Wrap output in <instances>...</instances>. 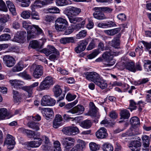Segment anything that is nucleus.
Returning a JSON list of instances; mask_svg holds the SVG:
<instances>
[{"instance_id":"f257e3e1","label":"nucleus","mask_w":151,"mask_h":151,"mask_svg":"<svg viewBox=\"0 0 151 151\" xmlns=\"http://www.w3.org/2000/svg\"><path fill=\"white\" fill-rule=\"evenodd\" d=\"M122 53V51H120L114 50V51H112L110 49L104 52L102 56L107 62V63H105V65L107 66L113 65L115 63V61L113 59V56L118 55Z\"/></svg>"},{"instance_id":"f03ea898","label":"nucleus","mask_w":151,"mask_h":151,"mask_svg":"<svg viewBox=\"0 0 151 151\" xmlns=\"http://www.w3.org/2000/svg\"><path fill=\"white\" fill-rule=\"evenodd\" d=\"M20 130L23 133L26 134L28 136H33L34 139L37 140L39 141L44 142L49 141L48 138L45 136H41L39 133L34 131L27 129L24 128H20Z\"/></svg>"},{"instance_id":"7ed1b4c3","label":"nucleus","mask_w":151,"mask_h":151,"mask_svg":"<svg viewBox=\"0 0 151 151\" xmlns=\"http://www.w3.org/2000/svg\"><path fill=\"white\" fill-rule=\"evenodd\" d=\"M67 16L68 17L69 22L71 23L75 24L77 22H80L76 25V29H79L84 27L86 23V21L83 18L74 17L75 16Z\"/></svg>"},{"instance_id":"20e7f679","label":"nucleus","mask_w":151,"mask_h":151,"mask_svg":"<svg viewBox=\"0 0 151 151\" xmlns=\"http://www.w3.org/2000/svg\"><path fill=\"white\" fill-rule=\"evenodd\" d=\"M54 84L53 80L50 76L46 77L40 83L39 91L46 90Z\"/></svg>"},{"instance_id":"39448f33","label":"nucleus","mask_w":151,"mask_h":151,"mask_svg":"<svg viewBox=\"0 0 151 151\" xmlns=\"http://www.w3.org/2000/svg\"><path fill=\"white\" fill-rule=\"evenodd\" d=\"M55 22V28L56 30L59 31H62L65 29L68 25L67 20L62 18H58L56 20Z\"/></svg>"},{"instance_id":"423d86ee","label":"nucleus","mask_w":151,"mask_h":151,"mask_svg":"<svg viewBox=\"0 0 151 151\" xmlns=\"http://www.w3.org/2000/svg\"><path fill=\"white\" fill-rule=\"evenodd\" d=\"M23 27L27 30V39L29 40L31 38H34L35 36L34 34L35 32V28L33 27V25H29L26 21L22 22Z\"/></svg>"},{"instance_id":"0eeeda50","label":"nucleus","mask_w":151,"mask_h":151,"mask_svg":"<svg viewBox=\"0 0 151 151\" xmlns=\"http://www.w3.org/2000/svg\"><path fill=\"white\" fill-rule=\"evenodd\" d=\"M81 12V9L79 8L71 6L65 9V14L66 16H77Z\"/></svg>"},{"instance_id":"6e6552de","label":"nucleus","mask_w":151,"mask_h":151,"mask_svg":"<svg viewBox=\"0 0 151 151\" xmlns=\"http://www.w3.org/2000/svg\"><path fill=\"white\" fill-rule=\"evenodd\" d=\"M83 75L87 80L92 81L94 83L100 77L98 73L93 71L85 72L84 73Z\"/></svg>"},{"instance_id":"1a4fd4ad","label":"nucleus","mask_w":151,"mask_h":151,"mask_svg":"<svg viewBox=\"0 0 151 151\" xmlns=\"http://www.w3.org/2000/svg\"><path fill=\"white\" fill-rule=\"evenodd\" d=\"M100 9L99 7H95L92 9V10L94 12L93 14L94 17L99 20L107 19L106 17Z\"/></svg>"},{"instance_id":"9d476101","label":"nucleus","mask_w":151,"mask_h":151,"mask_svg":"<svg viewBox=\"0 0 151 151\" xmlns=\"http://www.w3.org/2000/svg\"><path fill=\"white\" fill-rule=\"evenodd\" d=\"M55 100L50 96L45 95L43 97L41 101V104L43 106H53L55 104Z\"/></svg>"},{"instance_id":"9b49d317","label":"nucleus","mask_w":151,"mask_h":151,"mask_svg":"<svg viewBox=\"0 0 151 151\" xmlns=\"http://www.w3.org/2000/svg\"><path fill=\"white\" fill-rule=\"evenodd\" d=\"M4 63L7 67H12L16 63V60L14 58L9 55H5L3 57Z\"/></svg>"},{"instance_id":"f8f14e48","label":"nucleus","mask_w":151,"mask_h":151,"mask_svg":"<svg viewBox=\"0 0 151 151\" xmlns=\"http://www.w3.org/2000/svg\"><path fill=\"white\" fill-rule=\"evenodd\" d=\"M88 39L80 41L78 44V46L75 48L76 53H80L84 51L88 43Z\"/></svg>"},{"instance_id":"ddd939ff","label":"nucleus","mask_w":151,"mask_h":151,"mask_svg":"<svg viewBox=\"0 0 151 151\" xmlns=\"http://www.w3.org/2000/svg\"><path fill=\"white\" fill-rule=\"evenodd\" d=\"M34 68L33 76L35 78H39L43 74V68L40 65H33Z\"/></svg>"},{"instance_id":"4468645a","label":"nucleus","mask_w":151,"mask_h":151,"mask_svg":"<svg viewBox=\"0 0 151 151\" xmlns=\"http://www.w3.org/2000/svg\"><path fill=\"white\" fill-rule=\"evenodd\" d=\"M53 91L55 96L56 97H58L61 95V96L59 97L58 100H57L58 101H60L64 98L65 94L64 93H62V90L59 85H55L53 88Z\"/></svg>"},{"instance_id":"2eb2a0df","label":"nucleus","mask_w":151,"mask_h":151,"mask_svg":"<svg viewBox=\"0 0 151 151\" xmlns=\"http://www.w3.org/2000/svg\"><path fill=\"white\" fill-rule=\"evenodd\" d=\"M41 112L47 120L52 119L54 116L52 109L50 108H43L41 109Z\"/></svg>"},{"instance_id":"dca6fc26","label":"nucleus","mask_w":151,"mask_h":151,"mask_svg":"<svg viewBox=\"0 0 151 151\" xmlns=\"http://www.w3.org/2000/svg\"><path fill=\"white\" fill-rule=\"evenodd\" d=\"M42 52L47 56L51 53H55L57 55H59L60 54L59 52L52 46H48L47 48L43 49Z\"/></svg>"},{"instance_id":"f3484780","label":"nucleus","mask_w":151,"mask_h":151,"mask_svg":"<svg viewBox=\"0 0 151 151\" xmlns=\"http://www.w3.org/2000/svg\"><path fill=\"white\" fill-rule=\"evenodd\" d=\"M9 82L12 87V88H14L17 89H19L24 84L23 81L17 79L10 80Z\"/></svg>"},{"instance_id":"a211bd4d","label":"nucleus","mask_w":151,"mask_h":151,"mask_svg":"<svg viewBox=\"0 0 151 151\" xmlns=\"http://www.w3.org/2000/svg\"><path fill=\"white\" fill-rule=\"evenodd\" d=\"M22 89L26 91L27 93L25 95V97L24 99H26L27 101L30 102L31 101V99L26 100L27 98H30L32 96L33 94V89L30 86H24L22 87Z\"/></svg>"},{"instance_id":"6ab92c4d","label":"nucleus","mask_w":151,"mask_h":151,"mask_svg":"<svg viewBox=\"0 0 151 151\" xmlns=\"http://www.w3.org/2000/svg\"><path fill=\"white\" fill-rule=\"evenodd\" d=\"M84 110V108L83 106L78 105L68 111V112H70L72 114H82Z\"/></svg>"},{"instance_id":"aec40b11","label":"nucleus","mask_w":151,"mask_h":151,"mask_svg":"<svg viewBox=\"0 0 151 151\" xmlns=\"http://www.w3.org/2000/svg\"><path fill=\"white\" fill-rule=\"evenodd\" d=\"M97 137L99 139H104L105 138L107 135L106 130L104 127L101 128L96 133Z\"/></svg>"},{"instance_id":"412c9836","label":"nucleus","mask_w":151,"mask_h":151,"mask_svg":"<svg viewBox=\"0 0 151 151\" xmlns=\"http://www.w3.org/2000/svg\"><path fill=\"white\" fill-rule=\"evenodd\" d=\"M141 145V142H130L128 146L132 151H139Z\"/></svg>"},{"instance_id":"4be33fe9","label":"nucleus","mask_w":151,"mask_h":151,"mask_svg":"<svg viewBox=\"0 0 151 151\" xmlns=\"http://www.w3.org/2000/svg\"><path fill=\"white\" fill-rule=\"evenodd\" d=\"M62 118L60 114H57L55 117L53 122V127L54 128H57L61 125V122L62 121Z\"/></svg>"},{"instance_id":"5701e85b","label":"nucleus","mask_w":151,"mask_h":151,"mask_svg":"<svg viewBox=\"0 0 151 151\" xmlns=\"http://www.w3.org/2000/svg\"><path fill=\"white\" fill-rule=\"evenodd\" d=\"M21 144L24 145V147L27 148L29 147H37L41 144V142H21Z\"/></svg>"},{"instance_id":"b1692460","label":"nucleus","mask_w":151,"mask_h":151,"mask_svg":"<svg viewBox=\"0 0 151 151\" xmlns=\"http://www.w3.org/2000/svg\"><path fill=\"white\" fill-rule=\"evenodd\" d=\"M102 89H104L107 87L106 81L100 77L95 83Z\"/></svg>"},{"instance_id":"393cba45","label":"nucleus","mask_w":151,"mask_h":151,"mask_svg":"<svg viewBox=\"0 0 151 151\" xmlns=\"http://www.w3.org/2000/svg\"><path fill=\"white\" fill-rule=\"evenodd\" d=\"M125 68L128 70L133 72H135V64L133 62H127L124 63Z\"/></svg>"},{"instance_id":"a878e982","label":"nucleus","mask_w":151,"mask_h":151,"mask_svg":"<svg viewBox=\"0 0 151 151\" xmlns=\"http://www.w3.org/2000/svg\"><path fill=\"white\" fill-rule=\"evenodd\" d=\"M22 61L18 62L12 68V70L13 72H17L22 70L25 67Z\"/></svg>"},{"instance_id":"bb28decb","label":"nucleus","mask_w":151,"mask_h":151,"mask_svg":"<svg viewBox=\"0 0 151 151\" xmlns=\"http://www.w3.org/2000/svg\"><path fill=\"white\" fill-rule=\"evenodd\" d=\"M86 146L85 142H80L76 145L70 150V151H80L84 148Z\"/></svg>"},{"instance_id":"cd10ccee","label":"nucleus","mask_w":151,"mask_h":151,"mask_svg":"<svg viewBox=\"0 0 151 151\" xmlns=\"http://www.w3.org/2000/svg\"><path fill=\"white\" fill-rule=\"evenodd\" d=\"M56 4L58 6H63L72 4V1L70 0H56Z\"/></svg>"},{"instance_id":"c85d7f7f","label":"nucleus","mask_w":151,"mask_h":151,"mask_svg":"<svg viewBox=\"0 0 151 151\" xmlns=\"http://www.w3.org/2000/svg\"><path fill=\"white\" fill-rule=\"evenodd\" d=\"M6 3L10 11L13 15H15L16 12L15 6L13 2L10 1H7Z\"/></svg>"},{"instance_id":"c756f323","label":"nucleus","mask_w":151,"mask_h":151,"mask_svg":"<svg viewBox=\"0 0 151 151\" xmlns=\"http://www.w3.org/2000/svg\"><path fill=\"white\" fill-rule=\"evenodd\" d=\"M90 108V115L93 116H95L98 110V109L95 106L93 102H90L89 104Z\"/></svg>"},{"instance_id":"7c9ffc66","label":"nucleus","mask_w":151,"mask_h":151,"mask_svg":"<svg viewBox=\"0 0 151 151\" xmlns=\"http://www.w3.org/2000/svg\"><path fill=\"white\" fill-rule=\"evenodd\" d=\"M13 98L14 102L18 103L21 100L20 94L17 91L13 90Z\"/></svg>"},{"instance_id":"2f4dec72","label":"nucleus","mask_w":151,"mask_h":151,"mask_svg":"<svg viewBox=\"0 0 151 151\" xmlns=\"http://www.w3.org/2000/svg\"><path fill=\"white\" fill-rule=\"evenodd\" d=\"M8 113L6 109L2 108L0 109V120L8 119Z\"/></svg>"},{"instance_id":"473e14b6","label":"nucleus","mask_w":151,"mask_h":151,"mask_svg":"<svg viewBox=\"0 0 151 151\" xmlns=\"http://www.w3.org/2000/svg\"><path fill=\"white\" fill-rule=\"evenodd\" d=\"M121 28H116L112 29L104 30V32L109 35L113 36L120 31Z\"/></svg>"},{"instance_id":"72a5a7b5","label":"nucleus","mask_w":151,"mask_h":151,"mask_svg":"<svg viewBox=\"0 0 151 151\" xmlns=\"http://www.w3.org/2000/svg\"><path fill=\"white\" fill-rule=\"evenodd\" d=\"M74 39L73 37L63 38L60 40V42L63 44L70 42L73 43L74 42Z\"/></svg>"},{"instance_id":"f704fd0d","label":"nucleus","mask_w":151,"mask_h":151,"mask_svg":"<svg viewBox=\"0 0 151 151\" xmlns=\"http://www.w3.org/2000/svg\"><path fill=\"white\" fill-rule=\"evenodd\" d=\"M47 12L53 14H57L60 12V10L56 6H52L46 9Z\"/></svg>"},{"instance_id":"c9c22d12","label":"nucleus","mask_w":151,"mask_h":151,"mask_svg":"<svg viewBox=\"0 0 151 151\" xmlns=\"http://www.w3.org/2000/svg\"><path fill=\"white\" fill-rule=\"evenodd\" d=\"M144 67L146 70L147 71H151V61L149 60H145Z\"/></svg>"},{"instance_id":"e433bc0d","label":"nucleus","mask_w":151,"mask_h":151,"mask_svg":"<svg viewBox=\"0 0 151 151\" xmlns=\"http://www.w3.org/2000/svg\"><path fill=\"white\" fill-rule=\"evenodd\" d=\"M102 148L104 151H113V147L112 145L109 143H105L103 145Z\"/></svg>"},{"instance_id":"4c0bfd02","label":"nucleus","mask_w":151,"mask_h":151,"mask_svg":"<svg viewBox=\"0 0 151 151\" xmlns=\"http://www.w3.org/2000/svg\"><path fill=\"white\" fill-rule=\"evenodd\" d=\"M89 146L91 150L92 151H96L99 150L100 147V145L94 142H91L89 143Z\"/></svg>"},{"instance_id":"58836bf2","label":"nucleus","mask_w":151,"mask_h":151,"mask_svg":"<svg viewBox=\"0 0 151 151\" xmlns=\"http://www.w3.org/2000/svg\"><path fill=\"white\" fill-rule=\"evenodd\" d=\"M120 114L121 117L124 119H128L130 116V114L129 111L126 109L121 111Z\"/></svg>"},{"instance_id":"ea45409f","label":"nucleus","mask_w":151,"mask_h":151,"mask_svg":"<svg viewBox=\"0 0 151 151\" xmlns=\"http://www.w3.org/2000/svg\"><path fill=\"white\" fill-rule=\"evenodd\" d=\"M119 40L117 38H115L111 41V46L115 49H118L119 48Z\"/></svg>"},{"instance_id":"a19ab883","label":"nucleus","mask_w":151,"mask_h":151,"mask_svg":"<svg viewBox=\"0 0 151 151\" xmlns=\"http://www.w3.org/2000/svg\"><path fill=\"white\" fill-rule=\"evenodd\" d=\"M29 127L31 128L36 131L39 130V123L34 122H29L27 124Z\"/></svg>"},{"instance_id":"79ce46f5","label":"nucleus","mask_w":151,"mask_h":151,"mask_svg":"<svg viewBox=\"0 0 151 151\" xmlns=\"http://www.w3.org/2000/svg\"><path fill=\"white\" fill-rule=\"evenodd\" d=\"M87 31L86 30H83L80 31L76 35L77 39H82L85 37L87 35Z\"/></svg>"},{"instance_id":"37998d69","label":"nucleus","mask_w":151,"mask_h":151,"mask_svg":"<svg viewBox=\"0 0 151 151\" xmlns=\"http://www.w3.org/2000/svg\"><path fill=\"white\" fill-rule=\"evenodd\" d=\"M131 123L132 125H140V121L139 119L136 116H134L132 117L130 120Z\"/></svg>"},{"instance_id":"c03bdc74","label":"nucleus","mask_w":151,"mask_h":151,"mask_svg":"<svg viewBox=\"0 0 151 151\" xmlns=\"http://www.w3.org/2000/svg\"><path fill=\"white\" fill-rule=\"evenodd\" d=\"M91 125V123L90 120H86L82 122L81 126L83 128L86 129L89 128Z\"/></svg>"},{"instance_id":"a18cd8bd","label":"nucleus","mask_w":151,"mask_h":151,"mask_svg":"<svg viewBox=\"0 0 151 151\" xmlns=\"http://www.w3.org/2000/svg\"><path fill=\"white\" fill-rule=\"evenodd\" d=\"M63 146L65 150L69 151V149L74 145V143L72 142H63Z\"/></svg>"},{"instance_id":"49530a36","label":"nucleus","mask_w":151,"mask_h":151,"mask_svg":"<svg viewBox=\"0 0 151 151\" xmlns=\"http://www.w3.org/2000/svg\"><path fill=\"white\" fill-rule=\"evenodd\" d=\"M18 1L21 3V6L22 7L28 6L30 4V0H17Z\"/></svg>"},{"instance_id":"de8ad7c7","label":"nucleus","mask_w":151,"mask_h":151,"mask_svg":"<svg viewBox=\"0 0 151 151\" xmlns=\"http://www.w3.org/2000/svg\"><path fill=\"white\" fill-rule=\"evenodd\" d=\"M26 35V32L24 31H18L16 37L19 39L23 40L24 37Z\"/></svg>"},{"instance_id":"09e8293b","label":"nucleus","mask_w":151,"mask_h":151,"mask_svg":"<svg viewBox=\"0 0 151 151\" xmlns=\"http://www.w3.org/2000/svg\"><path fill=\"white\" fill-rule=\"evenodd\" d=\"M71 135H74L79 133V129L76 126H70Z\"/></svg>"},{"instance_id":"8fccbe9b","label":"nucleus","mask_w":151,"mask_h":151,"mask_svg":"<svg viewBox=\"0 0 151 151\" xmlns=\"http://www.w3.org/2000/svg\"><path fill=\"white\" fill-rule=\"evenodd\" d=\"M11 38L10 35L8 34H2L0 36V41H7Z\"/></svg>"},{"instance_id":"3c124183","label":"nucleus","mask_w":151,"mask_h":151,"mask_svg":"<svg viewBox=\"0 0 151 151\" xmlns=\"http://www.w3.org/2000/svg\"><path fill=\"white\" fill-rule=\"evenodd\" d=\"M99 53L98 50H94L92 53L88 55L87 57L88 59H91L95 58Z\"/></svg>"},{"instance_id":"603ef678","label":"nucleus","mask_w":151,"mask_h":151,"mask_svg":"<svg viewBox=\"0 0 151 151\" xmlns=\"http://www.w3.org/2000/svg\"><path fill=\"white\" fill-rule=\"evenodd\" d=\"M33 4L37 8H41L42 5H45V2L39 0H36Z\"/></svg>"},{"instance_id":"864d4df0","label":"nucleus","mask_w":151,"mask_h":151,"mask_svg":"<svg viewBox=\"0 0 151 151\" xmlns=\"http://www.w3.org/2000/svg\"><path fill=\"white\" fill-rule=\"evenodd\" d=\"M99 7L102 12L107 13H110L113 11L112 9L108 7L102 6Z\"/></svg>"},{"instance_id":"5fc2aeb1","label":"nucleus","mask_w":151,"mask_h":151,"mask_svg":"<svg viewBox=\"0 0 151 151\" xmlns=\"http://www.w3.org/2000/svg\"><path fill=\"white\" fill-rule=\"evenodd\" d=\"M76 97V95L68 93L66 96V99L68 101H71L75 99Z\"/></svg>"},{"instance_id":"6e6d98bb","label":"nucleus","mask_w":151,"mask_h":151,"mask_svg":"<svg viewBox=\"0 0 151 151\" xmlns=\"http://www.w3.org/2000/svg\"><path fill=\"white\" fill-rule=\"evenodd\" d=\"M31 13L28 11H23L21 14V17L24 19H28L30 17Z\"/></svg>"},{"instance_id":"4d7b16f0","label":"nucleus","mask_w":151,"mask_h":151,"mask_svg":"<svg viewBox=\"0 0 151 151\" xmlns=\"http://www.w3.org/2000/svg\"><path fill=\"white\" fill-rule=\"evenodd\" d=\"M16 142H4V145H6L7 148L10 150H12L14 147Z\"/></svg>"},{"instance_id":"13d9d810","label":"nucleus","mask_w":151,"mask_h":151,"mask_svg":"<svg viewBox=\"0 0 151 151\" xmlns=\"http://www.w3.org/2000/svg\"><path fill=\"white\" fill-rule=\"evenodd\" d=\"M137 104L133 100H130V104L129 109L132 111L133 110L136 109Z\"/></svg>"},{"instance_id":"bf43d9fd","label":"nucleus","mask_w":151,"mask_h":151,"mask_svg":"<svg viewBox=\"0 0 151 151\" xmlns=\"http://www.w3.org/2000/svg\"><path fill=\"white\" fill-rule=\"evenodd\" d=\"M70 130V126H69L63 128L62 129V131L65 134L70 135H71Z\"/></svg>"},{"instance_id":"052dcab7","label":"nucleus","mask_w":151,"mask_h":151,"mask_svg":"<svg viewBox=\"0 0 151 151\" xmlns=\"http://www.w3.org/2000/svg\"><path fill=\"white\" fill-rule=\"evenodd\" d=\"M53 145L54 148V151H61L60 142H54Z\"/></svg>"},{"instance_id":"680f3d73","label":"nucleus","mask_w":151,"mask_h":151,"mask_svg":"<svg viewBox=\"0 0 151 151\" xmlns=\"http://www.w3.org/2000/svg\"><path fill=\"white\" fill-rule=\"evenodd\" d=\"M32 19H33L39 20L40 19L39 14L36 12H31V13Z\"/></svg>"},{"instance_id":"e2e57ef3","label":"nucleus","mask_w":151,"mask_h":151,"mask_svg":"<svg viewBox=\"0 0 151 151\" xmlns=\"http://www.w3.org/2000/svg\"><path fill=\"white\" fill-rule=\"evenodd\" d=\"M42 149L45 150H49L51 149L50 142H44L42 146Z\"/></svg>"},{"instance_id":"0e129e2a","label":"nucleus","mask_w":151,"mask_h":151,"mask_svg":"<svg viewBox=\"0 0 151 151\" xmlns=\"http://www.w3.org/2000/svg\"><path fill=\"white\" fill-rule=\"evenodd\" d=\"M7 10L5 3L2 0H0V10L6 12Z\"/></svg>"},{"instance_id":"69168bd1","label":"nucleus","mask_w":151,"mask_h":151,"mask_svg":"<svg viewBox=\"0 0 151 151\" xmlns=\"http://www.w3.org/2000/svg\"><path fill=\"white\" fill-rule=\"evenodd\" d=\"M18 75L19 76L25 78L27 79H31L32 78L28 74H27L24 72L22 73H20L18 74Z\"/></svg>"},{"instance_id":"338daca9","label":"nucleus","mask_w":151,"mask_h":151,"mask_svg":"<svg viewBox=\"0 0 151 151\" xmlns=\"http://www.w3.org/2000/svg\"><path fill=\"white\" fill-rule=\"evenodd\" d=\"M31 47L33 48H37L39 47L38 42L36 40H33L30 43Z\"/></svg>"},{"instance_id":"774afa93","label":"nucleus","mask_w":151,"mask_h":151,"mask_svg":"<svg viewBox=\"0 0 151 151\" xmlns=\"http://www.w3.org/2000/svg\"><path fill=\"white\" fill-rule=\"evenodd\" d=\"M15 138L12 135L7 134L4 142H14Z\"/></svg>"}]
</instances>
